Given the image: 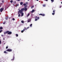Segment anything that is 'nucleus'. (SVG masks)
Segmentation results:
<instances>
[{
	"mask_svg": "<svg viewBox=\"0 0 62 62\" xmlns=\"http://www.w3.org/2000/svg\"><path fill=\"white\" fill-rule=\"evenodd\" d=\"M23 6H26V4H25V3H24L23 4Z\"/></svg>",
	"mask_w": 62,
	"mask_h": 62,
	"instance_id": "nucleus-27",
	"label": "nucleus"
},
{
	"mask_svg": "<svg viewBox=\"0 0 62 62\" xmlns=\"http://www.w3.org/2000/svg\"><path fill=\"white\" fill-rule=\"evenodd\" d=\"M3 29V27H0V29H1H1Z\"/></svg>",
	"mask_w": 62,
	"mask_h": 62,
	"instance_id": "nucleus-19",
	"label": "nucleus"
},
{
	"mask_svg": "<svg viewBox=\"0 0 62 62\" xmlns=\"http://www.w3.org/2000/svg\"><path fill=\"white\" fill-rule=\"evenodd\" d=\"M17 6H18V5H16V7H17Z\"/></svg>",
	"mask_w": 62,
	"mask_h": 62,
	"instance_id": "nucleus-42",
	"label": "nucleus"
},
{
	"mask_svg": "<svg viewBox=\"0 0 62 62\" xmlns=\"http://www.w3.org/2000/svg\"><path fill=\"white\" fill-rule=\"evenodd\" d=\"M16 37H18V35L17 34H16Z\"/></svg>",
	"mask_w": 62,
	"mask_h": 62,
	"instance_id": "nucleus-31",
	"label": "nucleus"
},
{
	"mask_svg": "<svg viewBox=\"0 0 62 62\" xmlns=\"http://www.w3.org/2000/svg\"><path fill=\"white\" fill-rule=\"evenodd\" d=\"M26 4H28V3H27V2H26Z\"/></svg>",
	"mask_w": 62,
	"mask_h": 62,
	"instance_id": "nucleus-37",
	"label": "nucleus"
},
{
	"mask_svg": "<svg viewBox=\"0 0 62 62\" xmlns=\"http://www.w3.org/2000/svg\"><path fill=\"white\" fill-rule=\"evenodd\" d=\"M2 31H3L2 30H1L0 31V33H1V32H2Z\"/></svg>",
	"mask_w": 62,
	"mask_h": 62,
	"instance_id": "nucleus-29",
	"label": "nucleus"
},
{
	"mask_svg": "<svg viewBox=\"0 0 62 62\" xmlns=\"http://www.w3.org/2000/svg\"><path fill=\"white\" fill-rule=\"evenodd\" d=\"M36 1H39V0H36Z\"/></svg>",
	"mask_w": 62,
	"mask_h": 62,
	"instance_id": "nucleus-45",
	"label": "nucleus"
},
{
	"mask_svg": "<svg viewBox=\"0 0 62 62\" xmlns=\"http://www.w3.org/2000/svg\"><path fill=\"white\" fill-rule=\"evenodd\" d=\"M5 23H6V22H4L3 23V24H5Z\"/></svg>",
	"mask_w": 62,
	"mask_h": 62,
	"instance_id": "nucleus-24",
	"label": "nucleus"
},
{
	"mask_svg": "<svg viewBox=\"0 0 62 62\" xmlns=\"http://www.w3.org/2000/svg\"><path fill=\"white\" fill-rule=\"evenodd\" d=\"M34 7L33 6H32L31 7V8H34Z\"/></svg>",
	"mask_w": 62,
	"mask_h": 62,
	"instance_id": "nucleus-22",
	"label": "nucleus"
},
{
	"mask_svg": "<svg viewBox=\"0 0 62 62\" xmlns=\"http://www.w3.org/2000/svg\"><path fill=\"white\" fill-rule=\"evenodd\" d=\"M8 31H7L6 32H4V34H7L8 33Z\"/></svg>",
	"mask_w": 62,
	"mask_h": 62,
	"instance_id": "nucleus-11",
	"label": "nucleus"
},
{
	"mask_svg": "<svg viewBox=\"0 0 62 62\" xmlns=\"http://www.w3.org/2000/svg\"><path fill=\"white\" fill-rule=\"evenodd\" d=\"M29 15H30V14L28 13V15H27V17H28V16H29Z\"/></svg>",
	"mask_w": 62,
	"mask_h": 62,
	"instance_id": "nucleus-14",
	"label": "nucleus"
},
{
	"mask_svg": "<svg viewBox=\"0 0 62 62\" xmlns=\"http://www.w3.org/2000/svg\"><path fill=\"white\" fill-rule=\"evenodd\" d=\"M4 53L5 54H8V53L6 51H4Z\"/></svg>",
	"mask_w": 62,
	"mask_h": 62,
	"instance_id": "nucleus-18",
	"label": "nucleus"
},
{
	"mask_svg": "<svg viewBox=\"0 0 62 62\" xmlns=\"http://www.w3.org/2000/svg\"><path fill=\"white\" fill-rule=\"evenodd\" d=\"M29 28V27H28L27 28H26L25 27L24 29H23V30L24 31H25V30H27V29H28Z\"/></svg>",
	"mask_w": 62,
	"mask_h": 62,
	"instance_id": "nucleus-6",
	"label": "nucleus"
},
{
	"mask_svg": "<svg viewBox=\"0 0 62 62\" xmlns=\"http://www.w3.org/2000/svg\"><path fill=\"white\" fill-rule=\"evenodd\" d=\"M20 12H19V11H18V14H20Z\"/></svg>",
	"mask_w": 62,
	"mask_h": 62,
	"instance_id": "nucleus-35",
	"label": "nucleus"
},
{
	"mask_svg": "<svg viewBox=\"0 0 62 62\" xmlns=\"http://www.w3.org/2000/svg\"><path fill=\"white\" fill-rule=\"evenodd\" d=\"M15 19H14V18H13L12 19V20H13V21H14L15 20Z\"/></svg>",
	"mask_w": 62,
	"mask_h": 62,
	"instance_id": "nucleus-28",
	"label": "nucleus"
},
{
	"mask_svg": "<svg viewBox=\"0 0 62 62\" xmlns=\"http://www.w3.org/2000/svg\"><path fill=\"white\" fill-rule=\"evenodd\" d=\"M27 7V6H26L24 8V11H26V10H27V8H26Z\"/></svg>",
	"mask_w": 62,
	"mask_h": 62,
	"instance_id": "nucleus-5",
	"label": "nucleus"
},
{
	"mask_svg": "<svg viewBox=\"0 0 62 62\" xmlns=\"http://www.w3.org/2000/svg\"><path fill=\"white\" fill-rule=\"evenodd\" d=\"M34 11H35V10H34L33 9L32 11L31 12V13H33Z\"/></svg>",
	"mask_w": 62,
	"mask_h": 62,
	"instance_id": "nucleus-10",
	"label": "nucleus"
},
{
	"mask_svg": "<svg viewBox=\"0 0 62 62\" xmlns=\"http://www.w3.org/2000/svg\"><path fill=\"white\" fill-rule=\"evenodd\" d=\"M61 4H62V2H61Z\"/></svg>",
	"mask_w": 62,
	"mask_h": 62,
	"instance_id": "nucleus-48",
	"label": "nucleus"
},
{
	"mask_svg": "<svg viewBox=\"0 0 62 62\" xmlns=\"http://www.w3.org/2000/svg\"><path fill=\"white\" fill-rule=\"evenodd\" d=\"M17 1H20V0H17Z\"/></svg>",
	"mask_w": 62,
	"mask_h": 62,
	"instance_id": "nucleus-43",
	"label": "nucleus"
},
{
	"mask_svg": "<svg viewBox=\"0 0 62 62\" xmlns=\"http://www.w3.org/2000/svg\"><path fill=\"white\" fill-rule=\"evenodd\" d=\"M35 21H38V20H39V17H38L37 16H36L35 18Z\"/></svg>",
	"mask_w": 62,
	"mask_h": 62,
	"instance_id": "nucleus-2",
	"label": "nucleus"
},
{
	"mask_svg": "<svg viewBox=\"0 0 62 62\" xmlns=\"http://www.w3.org/2000/svg\"><path fill=\"white\" fill-rule=\"evenodd\" d=\"M2 3H4V1L2 0Z\"/></svg>",
	"mask_w": 62,
	"mask_h": 62,
	"instance_id": "nucleus-40",
	"label": "nucleus"
},
{
	"mask_svg": "<svg viewBox=\"0 0 62 62\" xmlns=\"http://www.w3.org/2000/svg\"><path fill=\"white\" fill-rule=\"evenodd\" d=\"M17 6H19V4H17Z\"/></svg>",
	"mask_w": 62,
	"mask_h": 62,
	"instance_id": "nucleus-36",
	"label": "nucleus"
},
{
	"mask_svg": "<svg viewBox=\"0 0 62 62\" xmlns=\"http://www.w3.org/2000/svg\"><path fill=\"white\" fill-rule=\"evenodd\" d=\"M4 10V8H1L0 9V11L1 12H2L3 11V10Z\"/></svg>",
	"mask_w": 62,
	"mask_h": 62,
	"instance_id": "nucleus-8",
	"label": "nucleus"
},
{
	"mask_svg": "<svg viewBox=\"0 0 62 62\" xmlns=\"http://www.w3.org/2000/svg\"><path fill=\"white\" fill-rule=\"evenodd\" d=\"M39 16L41 15V16H45V14H39Z\"/></svg>",
	"mask_w": 62,
	"mask_h": 62,
	"instance_id": "nucleus-7",
	"label": "nucleus"
},
{
	"mask_svg": "<svg viewBox=\"0 0 62 62\" xmlns=\"http://www.w3.org/2000/svg\"><path fill=\"white\" fill-rule=\"evenodd\" d=\"M21 22L22 23H24V22L23 21V20Z\"/></svg>",
	"mask_w": 62,
	"mask_h": 62,
	"instance_id": "nucleus-21",
	"label": "nucleus"
},
{
	"mask_svg": "<svg viewBox=\"0 0 62 62\" xmlns=\"http://www.w3.org/2000/svg\"><path fill=\"white\" fill-rule=\"evenodd\" d=\"M28 1H29V0H28Z\"/></svg>",
	"mask_w": 62,
	"mask_h": 62,
	"instance_id": "nucleus-49",
	"label": "nucleus"
},
{
	"mask_svg": "<svg viewBox=\"0 0 62 62\" xmlns=\"http://www.w3.org/2000/svg\"><path fill=\"white\" fill-rule=\"evenodd\" d=\"M3 39V40H5V38H4Z\"/></svg>",
	"mask_w": 62,
	"mask_h": 62,
	"instance_id": "nucleus-44",
	"label": "nucleus"
},
{
	"mask_svg": "<svg viewBox=\"0 0 62 62\" xmlns=\"http://www.w3.org/2000/svg\"><path fill=\"white\" fill-rule=\"evenodd\" d=\"M51 1L52 2H54V0H51Z\"/></svg>",
	"mask_w": 62,
	"mask_h": 62,
	"instance_id": "nucleus-23",
	"label": "nucleus"
},
{
	"mask_svg": "<svg viewBox=\"0 0 62 62\" xmlns=\"http://www.w3.org/2000/svg\"><path fill=\"white\" fill-rule=\"evenodd\" d=\"M19 9H19L18 10H19Z\"/></svg>",
	"mask_w": 62,
	"mask_h": 62,
	"instance_id": "nucleus-52",
	"label": "nucleus"
},
{
	"mask_svg": "<svg viewBox=\"0 0 62 62\" xmlns=\"http://www.w3.org/2000/svg\"><path fill=\"white\" fill-rule=\"evenodd\" d=\"M8 17H6V20H8Z\"/></svg>",
	"mask_w": 62,
	"mask_h": 62,
	"instance_id": "nucleus-33",
	"label": "nucleus"
},
{
	"mask_svg": "<svg viewBox=\"0 0 62 62\" xmlns=\"http://www.w3.org/2000/svg\"><path fill=\"white\" fill-rule=\"evenodd\" d=\"M12 51V50L11 49H8L7 50H6V51L7 52H11Z\"/></svg>",
	"mask_w": 62,
	"mask_h": 62,
	"instance_id": "nucleus-3",
	"label": "nucleus"
},
{
	"mask_svg": "<svg viewBox=\"0 0 62 62\" xmlns=\"http://www.w3.org/2000/svg\"><path fill=\"white\" fill-rule=\"evenodd\" d=\"M7 33L8 35H10L12 34V32L11 31H8Z\"/></svg>",
	"mask_w": 62,
	"mask_h": 62,
	"instance_id": "nucleus-4",
	"label": "nucleus"
},
{
	"mask_svg": "<svg viewBox=\"0 0 62 62\" xmlns=\"http://www.w3.org/2000/svg\"><path fill=\"white\" fill-rule=\"evenodd\" d=\"M21 14V16H23V12Z\"/></svg>",
	"mask_w": 62,
	"mask_h": 62,
	"instance_id": "nucleus-16",
	"label": "nucleus"
},
{
	"mask_svg": "<svg viewBox=\"0 0 62 62\" xmlns=\"http://www.w3.org/2000/svg\"><path fill=\"white\" fill-rule=\"evenodd\" d=\"M14 57H13V59H11V61H13V60H14Z\"/></svg>",
	"mask_w": 62,
	"mask_h": 62,
	"instance_id": "nucleus-12",
	"label": "nucleus"
},
{
	"mask_svg": "<svg viewBox=\"0 0 62 62\" xmlns=\"http://www.w3.org/2000/svg\"><path fill=\"white\" fill-rule=\"evenodd\" d=\"M43 6L44 7H45L46 6V5L45 4H44L43 5Z\"/></svg>",
	"mask_w": 62,
	"mask_h": 62,
	"instance_id": "nucleus-17",
	"label": "nucleus"
},
{
	"mask_svg": "<svg viewBox=\"0 0 62 62\" xmlns=\"http://www.w3.org/2000/svg\"><path fill=\"white\" fill-rule=\"evenodd\" d=\"M23 2H21L20 3V5H22V4H23Z\"/></svg>",
	"mask_w": 62,
	"mask_h": 62,
	"instance_id": "nucleus-13",
	"label": "nucleus"
},
{
	"mask_svg": "<svg viewBox=\"0 0 62 62\" xmlns=\"http://www.w3.org/2000/svg\"><path fill=\"white\" fill-rule=\"evenodd\" d=\"M1 44V40H0V44Z\"/></svg>",
	"mask_w": 62,
	"mask_h": 62,
	"instance_id": "nucleus-34",
	"label": "nucleus"
},
{
	"mask_svg": "<svg viewBox=\"0 0 62 62\" xmlns=\"http://www.w3.org/2000/svg\"><path fill=\"white\" fill-rule=\"evenodd\" d=\"M53 13H52V15H54V14H55V10H54L53 11Z\"/></svg>",
	"mask_w": 62,
	"mask_h": 62,
	"instance_id": "nucleus-9",
	"label": "nucleus"
},
{
	"mask_svg": "<svg viewBox=\"0 0 62 62\" xmlns=\"http://www.w3.org/2000/svg\"><path fill=\"white\" fill-rule=\"evenodd\" d=\"M10 18H9V19H10Z\"/></svg>",
	"mask_w": 62,
	"mask_h": 62,
	"instance_id": "nucleus-50",
	"label": "nucleus"
},
{
	"mask_svg": "<svg viewBox=\"0 0 62 62\" xmlns=\"http://www.w3.org/2000/svg\"><path fill=\"white\" fill-rule=\"evenodd\" d=\"M2 37H3V35H1Z\"/></svg>",
	"mask_w": 62,
	"mask_h": 62,
	"instance_id": "nucleus-41",
	"label": "nucleus"
},
{
	"mask_svg": "<svg viewBox=\"0 0 62 62\" xmlns=\"http://www.w3.org/2000/svg\"><path fill=\"white\" fill-rule=\"evenodd\" d=\"M14 4H16V1H15L14 3Z\"/></svg>",
	"mask_w": 62,
	"mask_h": 62,
	"instance_id": "nucleus-38",
	"label": "nucleus"
},
{
	"mask_svg": "<svg viewBox=\"0 0 62 62\" xmlns=\"http://www.w3.org/2000/svg\"><path fill=\"white\" fill-rule=\"evenodd\" d=\"M32 25V24L30 25V26H31V27Z\"/></svg>",
	"mask_w": 62,
	"mask_h": 62,
	"instance_id": "nucleus-26",
	"label": "nucleus"
},
{
	"mask_svg": "<svg viewBox=\"0 0 62 62\" xmlns=\"http://www.w3.org/2000/svg\"><path fill=\"white\" fill-rule=\"evenodd\" d=\"M23 11H24V8H23L21 9V10H19V12L20 13V14H21L22 13H23Z\"/></svg>",
	"mask_w": 62,
	"mask_h": 62,
	"instance_id": "nucleus-1",
	"label": "nucleus"
},
{
	"mask_svg": "<svg viewBox=\"0 0 62 62\" xmlns=\"http://www.w3.org/2000/svg\"><path fill=\"white\" fill-rule=\"evenodd\" d=\"M20 16H21V15H20V14H19L18 16V17H20Z\"/></svg>",
	"mask_w": 62,
	"mask_h": 62,
	"instance_id": "nucleus-25",
	"label": "nucleus"
},
{
	"mask_svg": "<svg viewBox=\"0 0 62 62\" xmlns=\"http://www.w3.org/2000/svg\"><path fill=\"white\" fill-rule=\"evenodd\" d=\"M24 31H23V30H22V31H21V33H23V32H24Z\"/></svg>",
	"mask_w": 62,
	"mask_h": 62,
	"instance_id": "nucleus-20",
	"label": "nucleus"
},
{
	"mask_svg": "<svg viewBox=\"0 0 62 62\" xmlns=\"http://www.w3.org/2000/svg\"><path fill=\"white\" fill-rule=\"evenodd\" d=\"M61 6H60V8H61Z\"/></svg>",
	"mask_w": 62,
	"mask_h": 62,
	"instance_id": "nucleus-39",
	"label": "nucleus"
},
{
	"mask_svg": "<svg viewBox=\"0 0 62 62\" xmlns=\"http://www.w3.org/2000/svg\"><path fill=\"white\" fill-rule=\"evenodd\" d=\"M31 21V20L30 19H29L28 20V23H29V22H30Z\"/></svg>",
	"mask_w": 62,
	"mask_h": 62,
	"instance_id": "nucleus-15",
	"label": "nucleus"
},
{
	"mask_svg": "<svg viewBox=\"0 0 62 62\" xmlns=\"http://www.w3.org/2000/svg\"><path fill=\"white\" fill-rule=\"evenodd\" d=\"M1 7V5H0V8Z\"/></svg>",
	"mask_w": 62,
	"mask_h": 62,
	"instance_id": "nucleus-47",
	"label": "nucleus"
},
{
	"mask_svg": "<svg viewBox=\"0 0 62 62\" xmlns=\"http://www.w3.org/2000/svg\"><path fill=\"white\" fill-rule=\"evenodd\" d=\"M8 46H6V49H8Z\"/></svg>",
	"mask_w": 62,
	"mask_h": 62,
	"instance_id": "nucleus-32",
	"label": "nucleus"
},
{
	"mask_svg": "<svg viewBox=\"0 0 62 62\" xmlns=\"http://www.w3.org/2000/svg\"><path fill=\"white\" fill-rule=\"evenodd\" d=\"M10 2L11 3H12L13 2V1H12V0H11L10 1Z\"/></svg>",
	"mask_w": 62,
	"mask_h": 62,
	"instance_id": "nucleus-30",
	"label": "nucleus"
},
{
	"mask_svg": "<svg viewBox=\"0 0 62 62\" xmlns=\"http://www.w3.org/2000/svg\"><path fill=\"white\" fill-rule=\"evenodd\" d=\"M52 9H53V8Z\"/></svg>",
	"mask_w": 62,
	"mask_h": 62,
	"instance_id": "nucleus-51",
	"label": "nucleus"
},
{
	"mask_svg": "<svg viewBox=\"0 0 62 62\" xmlns=\"http://www.w3.org/2000/svg\"><path fill=\"white\" fill-rule=\"evenodd\" d=\"M48 0H46V1H48Z\"/></svg>",
	"mask_w": 62,
	"mask_h": 62,
	"instance_id": "nucleus-46",
	"label": "nucleus"
}]
</instances>
